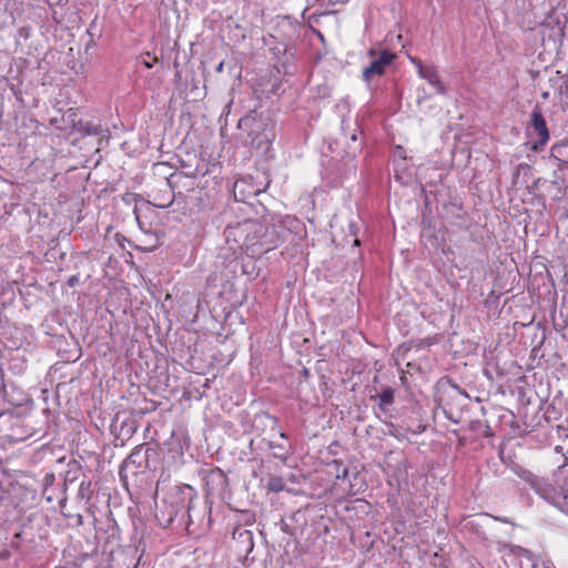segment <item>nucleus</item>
<instances>
[{
  "mask_svg": "<svg viewBox=\"0 0 568 568\" xmlns=\"http://www.w3.org/2000/svg\"><path fill=\"white\" fill-rule=\"evenodd\" d=\"M396 154L403 159H405V150L402 146L396 148Z\"/></svg>",
  "mask_w": 568,
  "mask_h": 568,
  "instance_id": "obj_18",
  "label": "nucleus"
},
{
  "mask_svg": "<svg viewBox=\"0 0 568 568\" xmlns=\"http://www.w3.org/2000/svg\"><path fill=\"white\" fill-rule=\"evenodd\" d=\"M518 554H519V555L524 554V555H526L527 557H529V555H530V552H529L528 550L523 549V548H519V549H518Z\"/></svg>",
  "mask_w": 568,
  "mask_h": 568,
  "instance_id": "obj_23",
  "label": "nucleus"
},
{
  "mask_svg": "<svg viewBox=\"0 0 568 568\" xmlns=\"http://www.w3.org/2000/svg\"><path fill=\"white\" fill-rule=\"evenodd\" d=\"M264 230V226L255 221H244L237 223L234 226H229L224 231V235L227 242L233 241L234 244L241 248L245 246V243H250L247 239L250 234H257Z\"/></svg>",
  "mask_w": 568,
  "mask_h": 568,
  "instance_id": "obj_4",
  "label": "nucleus"
},
{
  "mask_svg": "<svg viewBox=\"0 0 568 568\" xmlns=\"http://www.w3.org/2000/svg\"><path fill=\"white\" fill-rule=\"evenodd\" d=\"M270 447L274 449V457L281 460H286L290 455V449L283 445L270 444Z\"/></svg>",
  "mask_w": 568,
  "mask_h": 568,
  "instance_id": "obj_11",
  "label": "nucleus"
},
{
  "mask_svg": "<svg viewBox=\"0 0 568 568\" xmlns=\"http://www.w3.org/2000/svg\"><path fill=\"white\" fill-rule=\"evenodd\" d=\"M422 79L426 80L438 94H446V87L439 79L437 70L434 67H428L426 70H420Z\"/></svg>",
  "mask_w": 568,
  "mask_h": 568,
  "instance_id": "obj_7",
  "label": "nucleus"
},
{
  "mask_svg": "<svg viewBox=\"0 0 568 568\" xmlns=\"http://www.w3.org/2000/svg\"><path fill=\"white\" fill-rule=\"evenodd\" d=\"M545 568H548L547 566H545Z\"/></svg>",
  "mask_w": 568,
  "mask_h": 568,
  "instance_id": "obj_29",
  "label": "nucleus"
},
{
  "mask_svg": "<svg viewBox=\"0 0 568 568\" xmlns=\"http://www.w3.org/2000/svg\"><path fill=\"white\" fill-rule=\"evenodd\" d=\"M148 452L143 453L142 447H136L129 457L124 460L123 467L129 468L131 466H134L136 468H143L146 467L148 464Z\"/></svg>",
  "mask_w": 568,
  "mask_h": 568,
  "instance_id": "obj_8",
  "label": "nucleus"
},
{
  "mask_svg": "<svg viewBox=\"0 0 568 568\" xmlns=\"http://www.w3.org/2000/svg\"><path fill=\"white\" fill-rule=\"evenodd\" d=\"M156 61H158V59H156V58H153V60H152V61H144V62H143V64H144L148 69H151V68L154 65V63H155Z\"/></svg>",
  "mask_w": 568,
  "mask_h": 568,
  "instance_id": "obj_19",
  "label": "nucleus"
},
{
  "mask_svg": "<svg viewBox=\"0 0 568 568\" xmlns=\"http://www.w3.org/2000/svg\"><path fill=\"white\" fill-rule=\"evenodd\" d=\"M194 490L190 485L174 486L163 501L169 506V520H173L180 511L190 508V504L194 498Z\"/></svg>",
  "mask_w": 568,
  "mask_h": 568,
  "instance_id": "obj_2",
  "label": "nucleus"
},
{
  "mask_svg": "<svg viewBox=\"0 0 568 568\" xmlns=\"http://www.w3.org/2000/svg\"><path fill=\"white\" fill-rule=\"evenodd\" d=\"M253 195H257L260 193V190H254L251 192Z\"/></svg>",
  "mask_w": 568,
  "mask_h": 568,
  "instance_id": "obj_28",
  "label": "nucleus"
},
{
  "mask_svg": "<svg viewBox=\"0 0 568 568\" xmlns=\"http://www.w3.org/2000/svg\"><path fill=\"white\" fill-rule=\"evenodd\" d=\"M518 476L544 500L568 514V491L555 486L548 478L539 477L530 470L520 469Z\"/></svg>",
  "mask_w": 568,
  "mask_h": 568,
  "instance_id": "obj_1",
  "label": "nucleus"
},
{
  "mask_svg": "<svg viewBox=\"0 0 568 568\" xmlns=\"http://www.w3.org/2000/svg\"><path fill=\"white\" fill-rule=\"evenodd\" d=\"M266 232H267V227H264V230L261 233L250 234L247 239H250L251 242L245 243L244 248L250 250L255 246H258L260 248H262L264 251H268L272 247H274L276 245V243H275V241L267 239Z\"/></svg>",
  "mask_w": 568,
  "mask_h": 568,
  "instance_id": "obj_6",
  "label": "nucleus"
},
{
  "mask_svg": "<svg viewBox=\"0 0 568 568\" xmlns=\"http://www.w3.org/2000/svg\"><path fill=\"white\" fill-rule=\"evenodd\" d=\"M387 434L395 438L400 437V434L398 433L397 427L393 424L389 425V429L387 430Z\"/></svg>",
  "mask_w": 568,
  "mask_h": 568,
  "instance_id": "obj_16",
  "label": "nucleus"
},
{
  "mask_svg": "<svg viewBox=\"0 0 568 568\" xmlns=\"http://www.w3.org/2000/svg\"><path fill=\"white\" fill-rule=\"evenodd\" d=\"M165 479H163V475L160 477L158 484H156V494H159L160 491V485L164 481Z\"/></svg>",
  "mask_w": 568,
  "mask_h": 568,
  "instance_id": "obj_22",
  "label": "nucleus"
},
{
  "mask_svg": "<svg viewBox=\"0 0 568 568\" xmlns=\"http://www.w3.org/2000/svg\"><path fill=\"white\" fill-rule=\"evenodd\" d=\"M348 474V469L344 467L341 474H337V478H345Z\"/></svg>",
  "mask_w": 568,
  "mask_h": 568,
  "instance_id": "obj_20",
  "label": "nucleus"
},
{
  "mask_svg": "<svg viewBox=\"0 0 568 568\" xmlns=\"http://www.w3.org/2000/svg\"><path fill=\"white\" fill-rule=\"evenodd\" d=\"M267 487L271 491L278 493V491L283 490L284 483H283L282 478L273 477L270 479Z\"/></svg>",
  "mask_w": 568,
  "mask_h": 568,
  "instance_id": "obj_12",
  "label": "nucleus"
},
{
  "mask_svg": "<svg viewBox=\"0 0 568 568\" xmlns=\"http://www.w3.org/2000/svg\"><path fill=\"white\" fill-rule=\"evenodd\" d=\"M368 55L372 60L369 64L363 69V80L366 83H369L375 77L383 75L386 72V68L389 67L396 58L395 53L389 50H383L377 53L374 49H371L368 50Z\"/></svg>",
  "mask_w": 568,
  "mask_h": 568,
  "instance_id": "obj_3",
  "label": "nucleus"
},
{
  "mask_svg": "<svg viewBox=\"0 0 568 568\" xmlns=\"http://www.w3.org/2000/svg\"><path fill=\"white\" fill-rule=\"evenodd\" d=\"M378 398L379 408L386 410V408L394 402V390L392 388H386L378 395Z\"/></svg>",
  "mask_w": 568,
  "mask_h": 568,
  "instance_id": "obj_10",
  "label": "nucleus"
},
{
  "mask_svg": "<svg viewBox=\"0 0 568 568\" xmlns=\"http://www.w3.org/2000/svg\"><path fill=\"white\" fill-rule=\"evenodd\" d=\"M528 134L538 136V140L532 142L531 149L534 151L542 150L550 139L549 130L547 128L546 120L540 111V108L536 105L531 112L530 125L528 128Z\"/></svg>",
  "mask_w": 568,
  "mask_h": 568,
  "instance_id": "obj_5",
  "label": "nucleus"
},
{
  "mask_svg": "<svg viewBox=\"0 0 568 568\" xmlns=\"http://www.w3.org/2000/svg\"><path fill=\"white\" fill-rule=\"evenodd\" d=\"M83 133L88 135H100L102 132V129L100 125L88 123L85 126H83Z\"/></svg>",
  "mask_w": 568,
  "mask_h": 568,
  "instance_id": "obj_13",
  "label": "nucleus"
},
{
  "mask_svg": "<svg viewBox=\"0 0 568 568\" xmlns=\"http://www.w3.org/2000/svg\"><path fill=\"white\" fill-rule=\"evenodd\" d=\"M172 203H173V200L171 199L168 202H156L155 206L164 209V207L170 206Z\"/></svg>",
  "mask_w": 568,
  "mask_h": 568,
  "instance_id": "obj_17",
  "label": "nucleus"
},
{
  "mask_svg": "<svg viewBox=\"0 0 568 568\" xmlns=\"http://www.w3.org/2000/svg\"><path fill=\"white\" fill-rule=\"evenodd\" d=\"M244 185V181H236L234 184L235 192Z\"/></svg>",
  "mask_w": 568,
  "mask_h": 568,
  "instance_id": "obj_21",
  "label": "nucleus"
},
{
  "mask_svg": "<svg viewBox=\"0 0 568 568\" xmlns=\"http://www.w3.org/2000/svg\"><path fill=\"white\" fill-rule=\"evenodd\" d=\"M251 122H254V126H255L256 129H260V128H261V123L255 122V120H254L253 118H251V116H245V118L241 119V120H240V122H239V126H240V128H243V126H245V125L251 124Z\"/></svg>",
  "mask_w": 568,
  "mask_h": 568,
  "instance_id": "obj_14",
  "label": "nucleus"
},
{
  "mask_svg": "<svg viewBox=\"0 0 568 568\" xmlns=\"http://www.w3.org/2000/svg\"><path fill=\"white\" fill-rule=\"evenodd\" d=\"M223 65H224V63H223V62H221V63L216 67V71H217V72H221V71L223 70Z\"/></svg>",
  "mask_w": 568,
  "mask_h": 568,
  "instance_id": "obj_24",
  "label": "nucleus"
},
{
  "mask_svg": "<svg viewBox=\"0 0 568 568\" xmlns=\"http://www.w3.org/2000/svg\"><path fill=\"white\" fill-rule=\"evenodd\" d=\"M409 61L416 67L418 75H420V70H426L428 68L417 58L409 57Z\"/></svg>",
  "mask_w": 568,
  "mask_h": 568,
  "instance_id": "obj_15",
  "label": "nucleus"
},
{
  "mask_svg": "<svg viewBox=\"0 0 568 568\" xmlns=\"http://www.w3.org/2000/svg\"><path fill=\"white\" fill-rule=\"evenodd\" d=\"M286 219H287L291 223H292V222H296V219H293V217H291V216H287Z\"/></svg>",
  "mask_w": 568,
  "mask_h": 568,
  "instance_id": "obj_27",
  "label": "nucleus"
},
{
  "mask_svg": "<svg viewBox=\"0 0 568 568\" xmlns=\"http://www.w3.org/2000/svg\"><path fill=\"white\" fill-rule=\"evenodd\" d=\"M280 436H281V438H284V439L287 438V436L284 432H281Z\"/></svg>",
  "mask_w": 568,
  "mask_h": 568,
  "instance_id": "obj_26",
  "label": "nucleus"
},
{
  "mask_svg": "<svg viewBox=\"0 0 568 568\" xmlns=\"http://www.w3.org/2000/svg\"><path fill=\"white\" fill-rule=\"evenodd\" d=\"M274 139V132L272 128H264L260 135L252 138L251 144L256 148L267 146Z\"/></svg>",
  "mask_w": 568,
  "mask_h": 568,
  "instance_id": "obj_9",
  "label": "nucleus"
},
{
  "mask_svg": "<svg viewBox=\"0 0 568 568\" xmlns=\"http://www.w3.org/2000/svg\"><path fill=\"white\" fill-rule=\"evenodd\" d=\"M351 140L352 141H356L357 140V135L355 133H353L352 136H351Z\"/></svg>",
  "mask_w": 568,
  "mask_h": 568,
  "instance_id": "obj_25",
  "label": "nucleus"
}]
</instances>
